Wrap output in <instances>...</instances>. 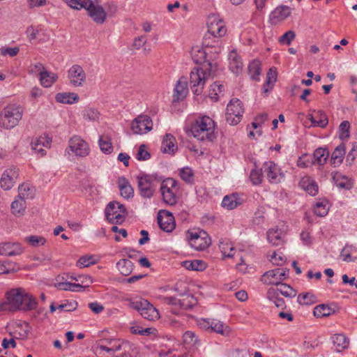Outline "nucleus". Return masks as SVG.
Returning <instances> with one entry per match:
<instances>
[{"instance_id":"obj_1","label":"nucleus","mask_w":357,"mask_h":357,"mask_svg":"<svg viewBox=\"0 0 357 357\" xmlns=\"http://www.w3.org/2000/svg\"><path fill=\"white\" fill-rule=\"evenodd\" d=\"M215 123L209 116H204L198 118L192 125L190 131L199 140L212 142L215 139Z\"/></svg>"},{"instance_id":"obj_2","label":"nucleus","mask_w":357,"mask_h":357,"mask_svg":"<svg viewBox=\"0 0 357 357\" xmlns=\"http://www.w3.org/2000/svg\"><path fill=\"white\" fill-rule=\"evenodd\" d=\"M24 108L18 104H9L0 112V127L6 130L16 127L22 120Z\"/></svg>"},{"instance_id":"obj_3","label":"nucleus","mask_w":357,"mask_h":357,"mask_svg":"<svg viewBox=\"0 0 357 357\" xmlns=\"http://www.w3.org/2000/svg\"><path fill=\"white\" fill-rule=\"evenodd\" d=\"M215 71L204 69V68H192L190 75V84L194 94L198 96L202 93L206 79Z\"/></svg>"},{"instance_id":"obj_4","label":"nucleus","mask_w":357,"mask_h":357,"mask_svg":"<svg viewBox=\"0 0 357 357\" xmlns=\"http://www.w3.org/2000/svg\"><path fill=\"white\" fill-rule=\"evenodd\" d=\"M137 188L139 195L143 198H151L159 183L156 177L145 174H141L137 177Z\"/></svg>"},{"instance_id":"obj_5","label":"nucleus","mask_w":357,"mask_h":357,"mask_svg":"<svg viewBox=\"0 0 357 357\" xmlns=\"http://www.w3.org/2000/svg\"><path fill=\"white\" fill-rule=\"evenodd\" d=\"M26 290L22 287L13 288L6 294V302L4 308L10 311H18L22 308L23 298L26 296Z\"/></svg>"},{"instance_id":"obj_6","label":"nucleus","mask_w":357,"mask_h":357,"mask_svg":"<svg viewBox=\"0 0 357 357\" xmlns=\"http://www.w3.org/2000/svg\"><path fill=\"white\" fill-rule=\"evenodd\" d=\"M107 220L112 224H121L127 214L124 205L118 202H110L105 210Z\"/></svg>"},{"instance_id":"obj_7","label":"nucleus","mask_w":357,"mask_h":357,"mask_svg":"<svg viewBox=\"0 0 357 357\" xmlns=\"http://www.w3.org/2000/svg\"><path fill=\"white\" fill-rule=\"evenodd\" d=\"M243 113L242 102L237 98L232 99L226 108V121L231 126L237 125L241 121Z\"/></svg>"},{"instance_id":"obj_8","label":"nucleus","mask_w":357,"mask_h":357,"mask_svg":"<svg viewBox=\"0 0 357 357\" xmlns=\"http://www.w3.org/2000/svg\"><path fill=\"white\" fill-rule=\"evenodd\" d=\"M130 307L137 310L142 317L149 321H154L159 319V312L157 309L146 300L141 299L132 301Z\"/></svg>"},{"instance_id":"obj_9","label":"nucleus","mask_w":357,"mask_h":357,"mask_svg":"<svg viewBox=\"0 0 357 357\" xmlns=\"http://www.w3.org/2000/svg\"><path fill=\"white\" fill-rule=\"evenodd\" d=\"M207 50H208L204 49V47H195L192 50V58L195 63L200 65L198 68H204V69H208L209 70H216V63H209L207 59L208 56H210V58H213L214 56L211 55Z\"/></svg>"},{"instance_id":"obj_10","label":"nucleus","mask_w":357,"mask_h":357,"mask_svg":"<svg viewBox=\"0 0 357 357\" xmlns=\"http://www.w3.org/2000/svg\"><path fill=\"white\" fill-rule=\"evenodd\" d=\"M261 171L271 183H279L284 177L280 167L273 161L265 162Z\"/></svg>"},{"instance_id":"obj_11","label":"nucleus","mask_w":357,"mask_h":357,"mask_svg":"<svg viewBox=\"0 0 357 357\" xmlns=\"http://www.w3.org/2000/svg\"><path fill=\"white\" fill-rule=\"evenodd\" d=\"M207 27L208 36H213L214 38H220L225 35L227 29L225 22L216 15H211L208 16L207 20Z\"/></svg>"},{"instance_id":"obj_12","label":"nucleus","mask_w":357,"mask_h":357,"mask_svg":"<svg viewBox=\"0 0 357 357\" xmlns=\"http://www.w3.org/2000/svg\"><path fill=\"white\" fill-rule=\"evenodd\" d=\"M289 269L284 268H277L266 271L261 278V281L266 284H275L282 283L281 281L285 280L289 275Z\"/></svg>"},{"instance_id":"obj_13","label":"nucleus","mask_w":357,"mask_h":357,"mask_svg":"<svg viewBox=\"0 0 357 357\" xmlns=\"http://www.w3.org/2000/svg\"><path fill=\"white\" fill-rule=\"evenodd\" d=\"M68 79L74 87H82L86 82V74L80 65L74 64L68 70Z\"/></svg>"},{"instance_id":"obj_14","label":"nucleus","mask_w":357,"mask_h":357,"mask_svg":"<svg viewBox=\"0 0 357 357\" xmlns=\"http://www.w3.org/2000/svg\"><path fill=\"white\" fill-rule=\"evenodd\" d=\"M188 241L190 246L197 250H204L211 244V238L204 231L190 233Z\"/></svg>"},{"instance_id":"obj_15","label":"nucleus","mask_w":357,"mask_h":357,"mask_svg":"<svg viewBox=\"0 0 357 357\" xmlns=\"http://www.w3.org/2000/svg\"><path fill=\"white\" fill-rule=\"evenodd\" d=\"M153 128L151 119L147 115H139L131 123V130L134 134L146 133Z\"/></svg>"},{"instance_id":"obj_16","label":"nucleus","mask_w":357,"mask_h":357,"mask_svg":"<svg viewBox=\"0 0 357 357\" xmlns=\"http://www.w3.org/2000/svg\"><path fill=\"white\" fill-rule=\"evenodd\" d=\"M292 9L285 5L277 6L269 15V22L271 25H278L285 21L291 15Z\"/></svg>"},{"instance_id":"obj_17","label":"nucleus","mask_w":357,"mask_h":357,"mask_svg":"<svg viewBox=\"0 0 357 357\" xmlns=\"http://www.w3.org/2000/svg\"><path fill=\"white\" fill-rule=\"evenodd\" d=\"M68 147L73 153L79 157L88 155L90 151L88 144L83 139L77 135L70 139Z\"/></svg>"},{"instance_id":"obj_18","label":"nucleus","mask_w":357,"mask_h":357,"mask_svg":"<svg viewBox=\"0 0 357 357\" xmlns=\"http://www.w3.org/2000/svg\"><path fill=\"white\" fill-rule=\"evenodd\" d=\"M109 344L112 347L113 354L123 351L122 353L116 355L117 357H133L135 354L132 349L133 345L129 342H123L119 340H116L113 341L111 340Z\"/></svg>"},{"instance_id":"obj_19","label":"nucleus","mask_w":357,"mask_h":357,"mask_svg":"<svg viewBox=\"0 0 357 357\" xmlns=\"http://www.w3.org/2000/svg\"><path fill=\"white\" fill-rule=\"evenodd\" d=\"M158 223L160 228L166 232H172L176 227L174 217L170 212L165 210L159 211Z\"/></svg>"},{"instance_id":"obj_20","label":"nucleus","mask_w":357,"mask_h":357,"mask_svg":"<svg viewBox=\"0 0 357 357\" xmlns=\"http://www.w3.org/2000/svg\"><path fill=\"white\" fill-rule=\"evenodd\" d=\"M18 176V169L16 167H13L6 169L0 180L1 188L4 190H10L15 183Z\"/></svg>"},{"instance_id":"obj_21","label":"nucleus","mask_w":357,"mask_h":357,"mask_svg":"<svg viewBox=\"0 0 357 357\" xmlns=\"http://www.w3.org/2000/svg\"><path fill=\"white\" fill-rule=\"evenodd\" d=\"M24 249L19 243L4 242L0 243V256H17L22 255Z\"/></svg>"},{"instance_id":"obj_22","label":"nucleus","mask_w":357,"mask_h":357,"mask_svg":"<svg viewBox=\"0 0 357 357\" xmlns=\"http://www.w3.org/2000/svg\"><path fill=\"white\" fill-rule=\"evenodd\" d=\"M52 142L51 138L47 135H41L39 137H36L32 139L31 146V149L40 154V156L46 155V151L44 148L48 149L50 147Z\"/></svg>"},{"instance_id":"obj_23","label":"nucleus","mask_w":357,"mask_h":357,"mask_svg":"<svg viewBox=\"0 0 357 357\" xmlns=\"http://www.w3.org/2000/svg\"><path fill=\"white\" fill-rule=\"evenodd\" d=\"M88 15L91 17L93 22L97 24H103L107 18V13L102 6L95 5L92 1V5L87 8Z\"/></svg>"},{"instance_id":"obj_24","label":"nucleus","mask_w":357,"mask_h":357,"mask_svg":"<svg viewBox=\"0 0 357 357\" xmlns=\"http://www.w3.org/2000/svg\"><path fill=\"white\" fill-rule=\"evenodd\" d=\"M188 93V83L185 77H181L174 88V100L179 101L184 99Z\"/></svg>"},{"instance_id":"obj_25","label":"nucleus","mask_w":357,"mask_h":357,"mask_svg":"<svg viewBox=\"0 0 357 357\" xmlns=\"http://www.w3.org/2000/svg\"><path fill=\"white\" fill-rule=\"evenodd\" d=\"M229 68L236 75L239 74L243 67L241 57L236 50H231L229 54Z\"/></svg>"},{"instance_id":"obj_26","label":"nucleus","mask_w":357,"mask_h":357,"mask_svg":"<svg viewBox=\"0 0 357 357\" xmlns=\"http://www.w3.org/2000/svg\"><path fill=\"white\" fill-rule=\"evenodd\" d=\"M177 149L176 138L171 134H166L162 142L161 151L163 153L174 154Z\"/></svg>"},{"instance_id":"obj_27","label":"nucleus","mask_w":357,"mask_h":357,"mask_svg":"<svg viewBox=\"0 0 357 357\" xmlns=\"http://www.w3.org/2000/svg\"><path fill=\"white\" fill-rule=\"evenodd\" d=\"M242 203L243 199L237 193H233L223 198L222 206L228 210H232L241 205Z\"/></svg>"},{"instance_id":"obj_28","label":"nucleus","mask_w":357,"mask_h":357,"mask_svg":"<svg viewBox=\"0 0 357 357\" xmlns=\"http://www.w3.org/2000/svg\"><path fill=\"white\" fill-rule=\"evenodd\" d=\"M118 186L122 197L126 199L133 197L134 190L130 182L125 177H120L119 178Z\"/></svg>"},{"instance_id":"obj_29","label":"nucleus","mask_w":357,"mask_h":357,"mask_svg":"<svg viewBox=\"0 0 357 357\" xmlns=\"http://www.w3.org/2000/svg\"><path fill=\"white\" fill-rule=\"evenodd\" d=\"M26 208V203L25 199L17 197L11 203V213L16 217L22 216Z\"/></svg>"},{"instance_id":"obj_30","label":"nucleus","mask_w":357,"mask_h":357,"mask_svg":"<svg viewBox=\"0 0 357 357\" xmlns=\"http://www.w3.org/2000/svg\"><path fill=\"white\" fill-rule=\"evenodd\" d=\"M346 148L344 143L337 146L331 155V162L334 167H337L342 164L345 155Z\"/></svg>"},{"instance_id":"obj_31","label":"nucleus","mask_w":357,"mask_h":357,"mask_svg":"<svg viewBox=\"0 0 357 357\" xmlns=\"http://www.w3.org/2000/svg\"><path fill=\"white\" fill-rule=\"evenodd\" d=\"M56 102L63 104H73L79 101V97L76 93H58L55 96Z\"/></svg>"},{"instance_id":"obj_32","label":"nucleus","mask_w":357,"mask_h":357,"mask_svg":"<svg viewBox=\"0 0 357 357\" xmlns=\"http://www.w3.org/2000/svg\"><path fill=\"white\" fill-rule=\"evenodd\" d=\"M210 326V330L211 331L220 334L223 336H229L231 333V330L228 326L218 320L211 319Z\"/></svg>"},{"instance_id":"obj_33","label":"nucleus","mask_w":357,"mask_h":357,"mask_svg":"<svg viewBox=\"0 0 357 357\" xmlns=\"http://www.w3.org/2000/svg\"><path fill=\"white\" fill-rule=\"evenodd\" d=\"M37 306L38 301L36 298L26 291V296L23 298L22 308L20 310L31 311L35 310Z\"/></svg>"},{"instance_id":"obj_34","label":"nucleus","mask_w":357,"mask_h":357,"mask_svg":"<svg viewBox=\"0 0 357 357\" xmlns=\"http://www.w3.org/2000/svg\"><path fill=\"white\" fill-rule=\"evenodd\" d=\"M300 185L310 195L314 196L318 192V185L316 182L310 178H303Z\"/></svg>"},{"instance_id":"obj_35","label":"nucleus","mask_w":357,"mask_h":357,"mask_svg":"<svg viewBox=\"0 0 357 357\" xmlns=\"http://www.w3.org/2000/svg\"><path fill=\"white\" fill-rule=\"evenodd\" d=\"M266 296L267 298L273 303L277 307L281 309L286 307V304L284 299L278 296L277 290H275V288L268 289L266 293Z\"/></svg>"},{"instance_id":"obj_36","label":"nucleus","mask_w":357,"mask_h":357,"mask_svg":"<svg viewBox=\"0 0 357 357\" xmlns=\"http://www.w3.org/2000/svg\"><path fill=\"white\" fill-rule=\"evenodd\" d=\"M210 37H207V35L204 38L203 40V47L204 49H207V50L211 55H213L214 57L210 58V56H208L207 59L209 61V63H215V61L217 59L218 54L220 52V48L218 46L215 45H211L210 43L208 42V39Z\"/></svg>"},{"instance_id":"obj_37","label":"nucleus","mask_w":357,"mask_h":357,"mask_svg":"<svg viewBox=\"0 0 357 357\" xmlns=\"http://www.w3.org/2000/svg\"><path fill=\"white\" fill-rule=\"evenodd\" d=\"M329 156V152L326 149L318 148L313 154L314 160L312 163H317L319 165H324Z\"/></svg>"},{"instance_id":"obj_38","label":"nucleus","mask_w":357,"mask_h":357,"mask_svg":"<svg viewBox=\"0 0 357 357\" xmlns=\"http://www.w3.org/2000/svg\"><path fill=\"white\" fill-rule=\"evenodd\" d=\"M57 78V75L53 73L46 70L40 73V81L44 87L51 86L56 81Z\"/></svg>"},{"instance_id":"obj_39","label":"nucleus","mask_w":357,"mask_h":357,"mask_svg":"<svg viewBox=\"0 0 357 357\" xmlns=\"http://www.w3.org/2000/svg\"><path fill=\"white\" fill-rule=\"evenodd\" d=\"M282 231L279 229H271L267 232V239L273 245L278 246L282 243Z\"/></svg>"},{"instance_id":"obj_40","label":"nucleus","mask_w":357,"mask_h":357,"mask_svg":"<svg viewBox=\"0 0 357 357\" xmlns=\"http://www.w3.org/2000/svg\"><path fill=\"white\" fill-rule=\"evenodd\" d=\"M220 250L224 257L231 258L235 250L234 245L227 240H221L219 243Z\"/></svg>"},{"instance_id":"obj_41","label":"nucleus","mask_w":357,"mask_h":357,"mask_svg":"<svg viewBox=\"0 0 357 357\" xmlns=\"http://www.w3.org/2000/svg\"><path fill=\"white\" fill-rule=\"evenodd\" d=\"M183 342L186 345L197 349L200 345V340L195 333L192 331H186L183 335Z\"/></svg>"},{"instance_id":"obj_42","label":"nucleus","mask_w":357,"mask_h":357,"mask_svg":"<svg viewBox=\"0 0 357 357\" xmlns=\"http://www.w3.org/2000/svg\"><path fill=\"white\" fill-rule=\"evenodd\" d=\"M275 290H277V293L280 292L282 296L286 298H294L296 296L297 291L290 285L285 283L278 284Z\"/></svg>"},{"instance_id":"obj_43","label":"nucleus","mask_w":357,"mask_h":357,"mask_svg":"<svg viewBox=\"0 0 357 357\" xmlns=\"http://www.w3.org/2000/svg\"><path fill=\"white\" fill-rule=\"evenodd\" d=\"M116 267L122 275L127 276L132 273L133 264L129 259H123L116 263Z\"/></svg>"},{"instance_id":"obj_44","label":"nucleus","mask_w":357,"mask_h":357,"mask_svg":"<svg viewBox=\"0 0 357 357\" xmlns=\"http://www.w3.org/2000/svg\"><path fill=\"white\" fill-rule=\"evenodd\" d=\"M182 265L188 270L197 271H203L206 267L205 262L202 260L185 261Z\"/></svg>"},{"instance_id":"obj_45","label":"nucleus","mask_w":357,"mask_h":357,"mask_svg":"<svg viewBox=\"0 0 357 357\" xmlns=\"http://www.w3.org/2000/svg\"><path fill=\"white\" fill-rule=\"evenodd\" d=\"M333 343L336 347L337 351H341L346 349L349 345L347 338L342 334H336L333 337Z\"/></svg>"},{"instance_id":"obj_46","label":"nucleus","mask_w":357,"mask_h":357,"mask_svg":"<svg viewBox=\"0 0 357 357\" xmlns=\"http://www.w3.org/2000/svg\"><path fill=\"white\" fill-rule=\"evenodd\" d=\"M333 312V310L327 305L321 304L317 305L314 309V315L316 317L321 318L331 315Z\"/></svg>"},{"instance_id":"obj_47","label":"nucleus","mask_w":357,"mask_h":357,"mask_svg":"<svg viewBox=\"0 0 357 357\" xmlns=\"http://www.w3.org/2000/svg\"><path fill=\"white\" fill-rule=\"evenodd\" d=\"M178 190L177 182L172 178H167L162 181L160 185V191L162 194L169 191Z\"/></svg>"},{"instance_id":"obj_48","label":"nucleus","mask_w":357,"mask_h":357,"mask_svg":"<svg viewBox=\"0 0 357 357\" xmlns=\"http://www.w3.org/2000/svg\"><path fill=\"white\" fill-rule=\"evenodd\" d=\"M68 5L73 9L80 10L84 8L87 10L88 7L92 5L91 0H67Z\"/></svg>"},{"instance_id":"obj_49","label":"nucleus","mask_w":357,"mask_h":357,"mask_svg":"<svg viewBox=\"0 0 357 357\" xmlns=\"http://www.w3.org/2000/svg\"><path fill=\"white\" fill-rule=\"evenodd\" d=\"M225 89L222 84L214 82L213 84L211 85L209 89L208 96L211 99L218 101L219 99V95L221 94Z\"/></svg>"},{"instance_id":"obj_50","label":"nucleus","mask_w":357,"mask_h":357,"mask_svg":"<svg viewBox=\"0 0 357 357\" xmlns=\"http://www.w3.org/2000/svg\"><path fill=\"white\" fill-rule=\"evenodd\" d=\"M99 146L103 153H110L112 151L111 139L108 136L104 135L100 137Z\"/></svg>"},{"instance_id":"obj_51","label":"nucleus","mask_w":357,"mask_h":357,"mask_svg":"<svg viewBox=\"0 0 357 357\" xmlns=\"http://www.w3.org/2000/svg\"><path fill=\"white\" fill-rule=\"evenodd\" d=\"M58 288L61 290L79 291L84 289V286L80 284L71 283L68 282H61L58 283Z\"/></svg>"},{"instance_id":"obj_52","label":"nucleus","mask_w":357,"mask_h":357,"mask_svg":"<svg viewBox=\"0 0 357 357\" xmlns=\"http://www.w3.org/2000/svg\"><path fill=\"white\" fill-rule=\"evenodd\" d=\"M248 71L250 77L254 80H257L261 73L260 63L257 61H254L250 63Z\"/></svg>"},{"instance_id":"obj_53","label":"nucleus","mask_w":357,"mask_h":357,"mask_svg":"<svg viewBox=\"0 0 357 357\" xmlns=\"http://www.w3.org/2000/svg\"><path fill=\"white\" fill-rule=\"evenodd\" d=\"M25 241L33 247H38L45 244L46 239L40 236H29L25 238Z\"/></svg>"},{"instance_id":"obj_54","label":"nucleus","mask_w":357,"mask_h":357,"mask_svg":"<svg viewBox=\"0 0 357 357\" xmlns=\"http://www.w3.org/2000/svg\"><path fill=\"white\" fill-rule=\"evenodd\" d=\"M350 123L348 121H342L339 126V137L347 140L349 137Z\"/></svg>"},{"instance_id":"obj_55","label":"nucleus","mask_w":357,"mask_h":357,"mask_svg":"<svg viewBox=\"0 0 357 357\" xmlns=\"http://www.w3.org/2000/svg\"><path fill=\"white\" fill-rule=\"evenodd\" d=\"M298 302L301 305H311L316 302V297L310 293L301 294L298 296Z\"/></svg>"},{"instance_id":"obj_56","label":"nucleus","mask_w":357,"mask_h":357,"mask_svg":"<svg viewBox=\"0 0 357 357\" xmlns=\"http://www.w3.org/2000/svg\"><path fill=\"white\" fill-rule=\"evenodd\" d=\"M18 197L26 199L32 197L33 189L27 183L20 185L18 188Z\"/></svg>"},{"instance_id":"obj_57","label":"nucleus","mask_w":357,"mask_h":357,"mask_svg":"<svg viewBox=\"0 0 357 357\" xmlns=\"http://www.w3.org/2000/svg\"><path fill=\"white\" fill-rule=\"evenodd\" d=\"M295 38L296 33L292 30H289L278 38V42L282 45H289Z\"/></svg>"},{"instance_id":"obj_58","label":"nucleus","mask_w":357,"mask_h":357,"mask_svg":"<svg viewBox=\"0 0 357 357\" xmlns=\"http://www.w3.org/2000/svg\"><path fill=\"white\" fill-rule=\"evenodd\" d=\"M100 113L95 108H86L83 112V117L86 120L96 121L98 119Z\"/></svg>"},{"instance_id":"obj_59","label":"nucleus","mask_w":357,"mask_h":357,"mask_svg":"<svg viewBox=\"0 0 357 357\" xmlns=\"http://www.w3.org/2000/svg\"><path fill=\"white\" fill-rule=\"evenodd\" d=\"M177 190L169 191L167 192H164L162 194L163 200L165 203L169 205H174L177 202V197L176 193Z\"/></svg>"},{"instance_id":"obj_60","label":"nucleus","mask_w":357,"mask_h":357,"mask_svg":"<svg viewBox=\"0 0 357 357\" xmlns=\"http://www.w3.org/2000/svg\"><path fill=\"white\" fill-rule=\"evenodd\" d=\"M262 174H264L261 171V169L260 170L256 169H252L250 174V178L251 182L254 185L260 184L262 181Z\"/></svg>"},{"instance_id":"obj_61","label":"nucleus","mask_w":357,"mask_h":357,"mask_svg":"<svg viewBox=\"0 0 357 357\" xmlns=\"http://www.w3.org/2000/svg\"><path fill=\"white\" fill-rule=\"evenodd\" d=\"M96 264V261L93 256H84L79 259L77 265L80 268L88 267L91 264Z\"/></svg>"},{"instance_id":"obj_62","label":"nucleus","mask_w":357,"mask_h":357,"mask_svg":"<svg viewBox=\"0 0 357 357\" xmlns=\"http://www.w3.org/2000/svg\"><path fill=\"white\" fill-rule=\"evenodd\" d=\"M181 178L187 183H192L194 179L192 170L190 168L185 167L180 171Z\"/></svg>"},{"instance_id":"obj_63","label":"nucleus","mask_w":357,"mask_h":357,"mask_svg":"<svg viewBox=\"0 0 357 357\" xmlns=\"http://www.w3.org/2000/svg\"><path fill=\"white\" fill-rule=\"evenodd\" d=\"M77 303L76 301H66L65 303L60 304L57 309L60 311L71 312L77 308Z\"/></svg>"},{"instance_id":"obj_64","label":"nucleus","mask_w":357,"mask_h":357,"mask_svg":"<svg viewBox=\"0 0 357 357\" xmlns=\"http://www.w3.org/2000/svg\"><path fill=\"white\" fill-rule=\"evenodd\" d=\"M151 157L150 153L146 151V146L144 144H142L139 146L137 153L136 155V158L138 160H146L149 159Z\"/></svg>"}]
</instances>
